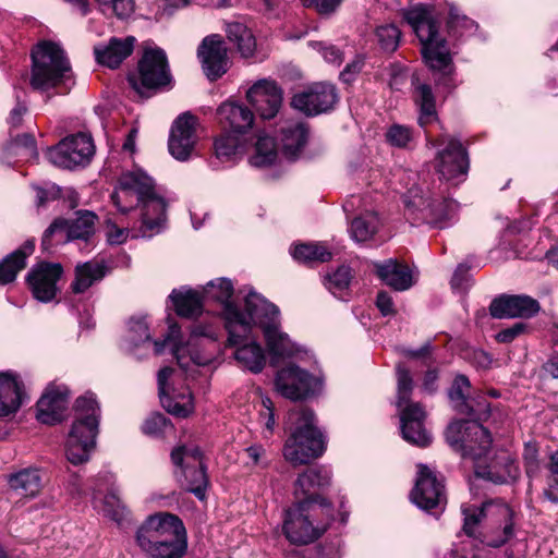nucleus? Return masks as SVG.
<instances>
[{"instance_id":"nucleus-35","label":"nucleus","mask_w":558,"mask_h":558,"mask_svg":"<svg viewBox=\"0 0 558 558\" xmlns=\"http://www.w3.org/2000/svg\"><path fill=\"white\" fill-rule=\"evenodd\" d=\"M34 241H26L25 244L9 254L0 262V284H8L15 280L17 274L25 268L26 258L33 253Z\"/></svg>"},{"instance_id":"nucleus-46","label":"nucleus","mask_w":558,"mask_h":558,"mask_svg":"<svg viewBox=\"0 0 558 558\" xmlns=\"http://www.w3.org/2000/svg\"><path fill=\"white\" fill-rule=\"evenodd\" d=\"M277 158L276 144L272 137L259 135L255 145V154L251 157L254 167H267Z\"/></svg>"},{"instance_id":"nucleus-24","label":"nucleus","mask_w":558,"mask_h":558,"mask_svg":"<svg viewBox=\"0 0 558 558\" xmlns=\"http://www.w3.org/2000/svg\"><path fill=\"white\" fill-rule=\"evenodd\" d=\"M63 269L60 264L40 263L34 266L27 275V282L34 298L40 302H50L58 292V281Z\"/></svg>"},{"instance_id":"nucleus-22","label":"nucleus","mask_w":558,"mask_h":558,"mask_svg":"<svg viewBox=\"0 0 558 558\" xmlns=\"http://www.w3.org/2000/svg\"><path fill=\"white\" fill-rule=\"evenodd\" d=\"M197 118L190 112L180 114L173 122L170 137L169 151L178 160L190 158L197 142Z\"/></svg>"},{"instance_id":"nucleus-17","label":"nucleus","mask_w":558,"mask_h":558,"mask_svg":"<svg viewBox=\"0 0 558 558\" xmlns=\"http://www.w3.org/2000/svg\"><path fill=\"white\" fill-rule=\"evenodd\" d=\"M95 153V146L89 135L78 133L63 138L54 147L50 148L47 157L53 165L73 169L87 165Z\"/></svg>"},{"instance_id":"nucleus-50","label":"nucleus","mask_w":558,"mask_h":558,"mask_svg":"<svg viewBox=\"0 0 558 558\" xmlns=\"http://www.w3.org/2000/svg\"><path fill=\"white\" fill-rule=\"evenodd\" d=\"M351 279L350 267L340 266L336 271L325 276L324 284L333 295H340L349 288Z\"/></svg>"},{"instance_id":"nucleus-60","label":"nucleus","mask_w":558,"mask_h":558,"mask_svg":"<svg viewBox=\"0 0 558 558\" xmlns=\"http://www.w3.org/2000/svg\"><path fill=\"white\" fill-rule=\"evenodd\" d=\"M21 94H25L22 89H15L16 105L10 111L8 122L12 128H19L22 124L24 114L27 112V106L21 99Z\"/></svg>"},{"instance_id":"nucleus-11","label":"nucleus","mask_w":558,"mask_h":558,"mask_svg":"<svg viewBox=\"0 0 558 558\" xmlns=\"http://www.w3.org/2000/svg\"><path fill=\"white\" fill-rule=\"evenodd\" d=\"M138 74L130 75L128 81L142 98L167 87L172 82L166 52L160 48H146L137 65Z\"/></svg>"},{"instance_id":"nucleus-37","label":"nucleus","mask_w":558,"mask_h":558,"mask_svg":"<svg viewBox=\"0 0 558 558\" xmlns=\"http://www.w3.org/2000/svg\"><path fill=\"white\" fill-rule=\"evenodd\" d=\"M307 133V128L302 122H289L281 129L282 150L288 158L296 157L305 146Z\"/></svg>"},{"instance_id":"nucleus-30","label":"nucleus","mask_w":558,"mask_h":558,"mask_svg":"<svg viewBox=\"0 0 558 558\" xmlns=\"http://www.w3.org/2000/svg\"><path fill=\"white\" fill-rule=\"evenodd\" d=\"M217 119L225 132L240 135L251 129L254 116L243 105L225 102L217 109Z\"/></svg>"},{"instance_id":"nucleus-25","label":"nucleus","mask_w":558,"mask_h":558,"mask_svg":"<svg viewBox=\"0 0 558 558\" xmlns=\"http://www.w3.org/2000/svg\"><path fill=\"white\" fill-rule=\"evenodd\" d=\"M246 98L263 119H272L282 104V90L275 81H257L246 93Z\"/></svg>"},{"instance_id":"nucleus-21","label":"nucleus","mask_w":558,"mask_h":558,"mask_svg":"<svg viewBox=\"0 0 558 558\" xmlns=\"http://www.w3.org/2000/svg\"><path fill=\"white\" fill-rule=\"evenodd\" d=\"M330 484V474L323 468H310L304 471L295 481L294 496L296 502H308L310 507H320L326 510L330 518L331 507L318 492Z\"/></svg>"},{"instance_id":"nucleus-3","label":"nucleus","mask_w":558,"mask_h":558,"mask_svg":"<svg viewBox=\"0 0 558 558\" xmlns=\"http://www.w3.org/2000/svg\"><path fill=\"white\" fill-rule=\"evenodd\" d=\"M120 192L111 195L113 204L122 213L128 211V207L121 205V197L131 193L137 195V206L141 207V226L133 238H151L159 233L166 223L165 198L159 194L153 178L142 170L125 172L119 180Z\"/></svg>"},{"instance_id":"nucleus-41","label":"nucleus","mask_w":558,"mask_h":558,"mask_svg":"<svg viewBox=\"0 0 558 558\" xmlns=\"http://www.w3.org/2000/svg\"><path fill=\"white\" fill-rule=\"evenodd\" d=\"M93 504L104 515L110 518L118 524H121L126 518V509L114 492H110L101 497L100 493L96 490L93 495Z\"/></svg>"},{"instance_id":"nucleus-16","label":"nucleus","mask_w":558,"mask_h":558,"mask_svg":"<svg viewBox=\"0 0 558 558\" xmlns=\"http://www.w3.org/2000/svg\"><path fill=\"white\" fill-rule=\"evenodd\" d=\"M405 197L407 216L413 222H425L435 228L442 229L452 219L456 204L448 199L425 198L416 191H410Z\"/></svg>"},{"instance_id":"nucleus-45","label":"nucleus","mask_w":558,"mask_h":558,"mask_svg":"<svg viewBox=\"0 0 558 558\" xmlns=\"http://www.w3.org/2000/svg\"><path fill=\"white\" fill-rule=\"evenodd\" d=\"M415 99L420 106L418 123L425 126L436 118L435 99L430 87L426 84L418 85L415 89Z\"/></svg>"},{"instance_id":"nucleus-36","label":"nucleus","mask_w":558,"mask_h":558,"mask_svg":"<svg viewBox=\"0 0 558 558\" xmlns=\"http://www.w3.org/2000/svg\"><path fill=\"white\" fill-rule=\"evenodd\" d=\"M170 299L179 316L193 318L203 312V300L205 299L195 290H173Z\"/></svg>"},{"instance_id":"nucleus-6","label":"nucleus","mask_w":558,"mask_h":558,"mask_svg":"<svg viewBox=\"0 0 558 558\" xmlns=\"http://www.w3.org/2000/svg\"><path fill=\"white\" fill-rule=\"evenodd\" d=\"M76 418L65 445V454L70 463L81 464L89 460L96 445L100 409L93 393L77 398Z\"/></svg>"},{"instance_id":"nucleus-29","label":"nucleus","mask_w":558,"mask_h":558,"mask_svg":"<svg viewBox=\"0 0 558 558\" xmlns=\"http://www.w3.org/2000/svg\"><path fill=\"white\" fill-rule=\"evenodd\" d=\"M135 44L136 38L134 36L112 37L107 44L94 48L95 58L98 63L116 69L131 56Z\"/></svg>"},{"instance_id":"nucleus-62","label":"nucleus","mask_w":558,"mask_h":558,"mask_svg":"<svg viewBox=\"0 0 558 558\" xmlns=\"http://www.w3.org/2000/svg\"><path fill=\"white\" fill-rule=\"evenodd\" d=\"M263 410L259 412V416L264 422L266 430L271 434L275 427V413L274 403L270 398L265 397L262 399Z\"/></svg>"},{"instance_id":"nucleus-44","label":"nucleus","mask_w":558,"mask_h":558,"mask_svg":"<svg viewBox=\"0 0 558 558\" xmlns=\"http://www.w3.org/2000/svg\"><path fill=\"white\" fill-rule=\"evenodd\" d=\"M233 294V286L230 280L220 278L206 284L203 291L205 300H215L222 304L223 317L226 318V306L233 304L230 300Z\"/></svg>"},{"instance_id":"nucleus-54","label":"nucleus","mask_w":558,"mask_h":558,"mask_svg":"<svg viewBox=\"0 0 558 558\" xmlns=\"http://www.w3.org/2000/svg\"><path fill=\"white\" fill-rule=\"evenodd\" d=\"M102 11H111L117 17L125 19L134 12L133 0H95Z\"/></svg>"},{"instance_id":"nucleus-5","label":"nucleus","mask_w":558,"mask_h":558,"mask_svg":"<svg viewBox=\"0 0 558 558\" xmlns=\"http://www.w3.org/2000/svg\"><path fill=\"white\" fill-rule=\"evenodd\" d=\"M402 16L420 39L425 63L432 70L449 73L451 57L446 40L438 35L439 21L434 16L433 7L415 4L404 9Z\"/></svg>"},{"instance_id":"nucleus-26","label":"nucleus","mask_w":558,"mask_h":558,"mask_svg":"<svg viewBox=\"0 0 558 558\" xmlns=\"http://www.w3.org/2000/svg\"><path fill=\"white\" fill-rule=\"evenodd\" d=\"M170 331L163 341L151 342L148 325L144 317H132L128 323L126 335L124 339L125 349L134 352L140 348L153 347L155 354L162 353L166 343L172 342L179 337L180 328L177 325H170Z\"/></svg>"},{"instance_id":"nucleus-59","label":"nucleus","mask_w":558,"mask_h":558,"mask_svg":"<svg viewBox=\"0 0 558 558\" xmlns=\"http://www.w3.org/2000/svg\"><path fill=\"white\" fill-rule=\"evenodd\" d=\"M523 460L526 474L532 477L539 471L538 450L536 445L526 444L523 451Z\"/></svg>"},{"instance_id":"nucleus-58","label":"nucleus","mask_w":558,"mask_h":558,"mask_svg":"<svg viewBox=\"0 0 558 558\" xmlns=\"http://www.w3.org/2000/svg\"><path fill=\"white\" fill-rule=\"evenodd\" d=\"M168 423L169 421L165 415L160 413H154L145 420L142 429L146 435L158 436L165 432Z\"/></svg>"},{"instance_id":"nucleus-1","label":"nucleus","mask_w":558,"mask_h":558,"mask_svg":"<svg viewBox=\"0 0 558 558\" xmlns=\"http://www.w3.org/2000/svg\"><path fill=\"white\" fill-rule=\"evenodd\" d=\"M263 331L271 364L277 359L292 356L298 349L289 336L280 329L279 308L256 292H250L245 298V312L236 305L226 306V329L231 344L242 343L253 327Z\"/></svg>"},{"instance_id":"nucleus-64","label":"nucleus","mask_w":558,"mask_h":558,"mask_svg":"<svg viewBox=\"0 0 558 558\" xmlns=\"http://www.w3.org/2000/svg\"><path fill=\"white\" fill-rule=\"evenodd\" d=\"M544 497L551 504H558V472L548 471Z\"/></svg>"},{"instance_id":"nucleus-40","label":"nucleus","mask_w":558,"mask_h":558,"mask_svg":"<svg viewBox=\"0 0 558 558\" xmlns=\"http://www.w3.org/2000/svg\"><path fill=\"white\" fill-rule=\"evenodd\" d=\"M380 227V219L374 211H366L355 217L349 227V232L357 243L366 242L377 233Z\"/></svg>"},{"instance_id":"nucleus-48","label":"nucleus","mask_w":558,"mask_h":558,"mask_svg":"<svg viewBox=\"0 0 558 558\" xmlns=\"http://www.w3.org/2000/svg\"><path fill=\"white\" fill-rule=\"evenodd\" d=\"M242 146L239 134L225 132L215 142L216 157L221 160H229L235 156Z\"/></svg>"},{"instance_id":"nucleus-23","label":"nucleus","mask_w":558,"mask_h":558,"mask_svg":"<svg viewBox=\"0 0 558 558\" xmlns=\"http://www.w3.org/2000/svg\"><path fill=\"white\" fill-rule=\"evenodd\" d=\"M227 46L220 35L205 37L198 47L197 56L205 75L210 81L221 77L229 69Z\"/></svg>"},{"instance_id":"nucleus-42","label":"nucleus","mask_w":558,"mask_h":558,"mask_svg":"<svg viewBox=\"0 0 558 558\" xmlns=\"http://www.w3.org/2000/svg\"><path fill=\"white\" fill-rule=\"evenodd\" d=\"M227 36L233 43L243 58L254 56L256 49V40L250 28L241 23H232L228 25Z\"/></svg>"},{"instance_id":"nucleus-20","label":"nucleus","mask_w":558,"mask_h":558,"mask_svg":"<svg viewBox=\"0 0 558 558\" xmlns=\"http://www.w3.org/2000/svg\"><path fill=\"white\" fill-rule=\"evenodd\" d=\"M411 499L418 508L426 511L442 509L446 504L442 481L425 464L417 465V477L411 492Z\"/></svg>"},{"instance_id":"nucleus-13","label":"nucleus","mask_w":558,"mask_h":558,"mask_svg":"<svg viewBox=\"0 0 558 558\" xmlns=\"http://www.w3.org/2000/svg\"><path fill=\"white\" fill-rule=\"evenodd\" d=\"M464 515L463 531L471 537H476V530L483 519L487 517H496L501 521V531L496 530L495 536L487 541L490 547H500L505 545L513 535V512L509 506L502 502L486 501L481 507L473 505L462 506Z\"/></svg>"},{"instance_id":"nucleus-52","label":"nucleus","mask_w":558,"mask_h":558,"mask_svg":"<svg viewBox=\"0 0 558 558\" xmlns=\"http://www.w3.org/2000/svg\"><path fill=\"white\" fill-rule=\"evenodd\" d=\"M447 26L449 31L460 34H463L464 32H471L477 27L473 20L462 14L460 10L453 4L449 5Z\"/></svg>"},{"instance_id":"nucleus-19","label":"nucleus","mask_w":558,"mask_h":558,"mask_svg":"<svg viewBox=\"0 0 558 558\" xmlns=\"http://www.w3.org/2000/svg\"><path fill=\"white\" fill-rule=\"evenodd\" d=\"M317 384L316 377L295 364H288L279 369L275 379L277 391L292 401L303 400L313 395Z\"/></svg>"},{"instance_id":"nucleus-55","label":"nucleus","mask_w":558,"mask_h":558,"mask_svg":"<svg viewBox=\"0 0 558 558\" xmlns=\"http://www.w3.org/2000/svg\"><path fill=\"white\" fill-rule=\"evenodd\" d=\"M9 149L16 156L33 157L37 156L36 142L33 135L23 134L17 136L10 145Z\"/></svg>"},{"instance_id":"nucleus-10","label":"nucleus","mask_w":558,"mask_h":558,"mask_svg":"<svg viewBox=\"0 0 558 558\" xmlns=\"http://www.w3.org/2000/svg\"><path fill=\"white\" fill-rule=\"evenodd\" d=\"M332 519L320 507H310L308 502H295L287 510L283 522L286 537L296 545H305L316 541L327 529Z\"/></svg>"},{"instance_id":"nucleus-57","label":"nucleus","mask_w":558,"mask_h":558,"mask_svg":"<svg viewBox=\"0 0 558 558\" xmlns=\"http://www.w3.org/2000/svg\"><path fill=\"white\" fill-rule=\"evenodd\" d=\"M311 46L323 56L325 61L336 65H340L342 63L343 52L335 45L324 41H313L311 43Z\"/></svg>"},{"instance_id":"nucleus-2","label":"nucleus","mask_w":558,"mask_h":558,"mask_svg":"<svg viewBox=\"0 0 558 558\" xmlns=\"http://www.w3.org/2000/svg\"><path fill=\"white\" fill-rule=\"evenodd\" d=\"M445 435L447 442L454 450L476 462L475 473L477 476L496 484L514 481L519 476L520 471L517 463L506 452H502L486 466L480 464L492 445L490 434L481 423L456 421L447 427Z\"/></svg>"},{"instance_id":"nucleus-53","label":"nucleus","mask_w":558,"mask_h":558,"mask_svg":"<svg viewBox=\"0 0 558 558\" xmlns=\"http://www.w3.org/2000/svg\"><path fill=\"white\" fill-rule=\"evenodd\" d=\"M386 140L395 147L405 148L413 140V133L408 126L393 124L388 129Z\"/></svg>"},{"instance_id":"nucleus-47","label":"nucleus","mask_w":558,"mask_h":558,"mask_svg":"<svg viewBox=\"0 0 558 558\" xmlns=\"http://www.w3.org/2000/svg\"><path fill=\"white\" fill-rule=\"evenodd\" d=\"M96 215L92 211L80 213L78 217L66 229L70 240H87L94 233Z\"/></svg>"},{"instance_id":"nucleus-34","label":"nucleus","mask_w":558,"mask_h":558,"mask_svg":"<svg viewBox=\"0 0 558 558\" xmlns=\"http://www.w3.org/2000/svg\"><path fill=\"white\" fill-rule=\"evenodd\" d=\"M236 347L234 357L240 365L252 373H260L266 364V356L263 348L256 341L252 340V333L243 340L242 343L231 344Z\"/></svg>"},{"instance_id":"nucleus-63","label":"nucleus","mask_w":558,"mask_h":558,"mask_svg":"<svg viewBox=\"0 0 558 558\" xmlns=\"http://www.w3.org/2000/svg\"><path fill=\"white\" fill-rule=\"evenodd\" d=\"M526 329V325L524 323H515L511 327L502 329L496 335V340L500 343H510L517 337L522 335Z\"/></svg>"},{"instance_id":"nucleus-38","label":"nucleus","mask_w":558,"mask_h":558,"mask_svg":"<svg viewBox=\"0 0 558 558\" xmlns=\"http://www.w3.org/2000/svg\"><path fill=\"white\" fill-rule=\"evenodd\" d=\"M12 490L22 497H34L41 488V477L37 469H24L9 477Z\"/></svg>"},{"instance_id":"nucleus-4","label":"nucleus","mask_w":558,"mask_h":558,"mask_svg":"<svg viewBox=\"0 0 558 558\" xmlns=\"http://www.w3.org/2000/svg\"><path fill=\"white\" fill-rule=\"evenodd\" d=\"M136 542L151 558H181L187 548L183 522L168 512L150 515L138 529Z\"/></svg>"},{"instance_id":"nucleus-31","label":"nucleus","mask_w":558,"mask_h":558,"mask_svg":"<svg viewBox=\"0 0 558 558\" xmlns=\"http://www.w3.org/2000/svg\"><path fill=\"white\" fill-rule=\"evenodd\" d=\"M25 399L24 386L17 376L11 372L0 373V416L14 414Z\"/></svg>"},{"instance_id":"nucleus-61","label":"nucleus","mask_w":558,"mask_h":558,"mask_svg":"<svg viewBox=\"0 0 558 558\" xmlns=\"http://www.w3.org/2000/svg\"><path fill=\"white\" fill-rule=\"evenodd\" d=\"M342 0H303L305 8H313L319 14L332 13L341 3Z\"/></svg>"},{"instance_id":"nucleus-15","label":"nucleus","mask_w":558,"mask_h":558,"mask_svg":"<svg viewBox=\"0 0 558 558\" xmlns=\"http://www.w3.org/2000/svg\"><path fill=\"white\" fill-rule=\"evenodd\" d=\"M427 144L437 147L434 167L441 179L461 182L469 171V156L466 148L456 137L444 134L436 140H428Z\"/></svg>"},{"instance_id":"nucleus-32","label":"nucleus","mask_w":558,"mask_h":558,"mask_svg":"<svg viewBox=\"0 0 558 558\" xmlns=\"http://www.w3.org/2000/svg\"><path fill=\"white\" fill-rule=\"evenodd\" d=\"M68 404V391L61 387H49L37 402V418L53 424L62 418Z\"/></svg>"},{"instance_id":"nucleus-12","label":"nucleus","mask_w":558,"mask_h":558,"mask_svg":"<svg viewBox=\"0 0 558 558\" xmlns=\"http://www.w3.org/2000/svg\"><path fill=\"white\" fill-rule=\"evenodd\" d=\"M174 476L181 487L204 500L209 480L198 447L179 446L171 452Z\"/></svg>"},{"instance_id":"nucleus-8","label":"nucleus","mask_w":558,"mask_h":558,"mask_svg":"<svg viewBox=\"0 0 558 558\" xmlns=\"http://www.w3.org/2000/svg\"><path fill=\"white\" fill-rule=\"evenodd\" d=\"M398 400L401 433L404 440L417 447H427L432 435L425 428L426 412L418 402L410 400L413 390V379L409 369L403 365L397 366Z\"/></svg>"},{"instance_id":"nucleus-51","label":"nucleus","mask_w":558,"mask_h":558,"mask_svg":"<svg viewBox=\"0 0 558 558\" xmlns=\"http://www.w3.org/2000/svg\"><path fill=\"white\" fill-rule=\"evenodd\" d=\"M401 32L392 24L381 25L376 29V37L380 48L387 52H393L400 41Z\"/></svg>"},{"instance_id":"nucleus-28","label":"nucleus","mask_w":558,"mask_h":558,"mask_svg":"<svg viewBox=\"0 0 558 558\" xmlns=\"http://www.w3.org/2000/svg\"><path fill=\"white\" fill-rule=\"evenodd\" d=\"M171 367H163L158 372V390L162 407L171 414L186 417L193 410L192 395L186 388L183 391H177L168 387V379L172 376Z\"/></svg>"},{"instance_id":"nucleus-56","label":"nucleus","mask_w":558,"mask_h":558,"mask_svg":"<svg viewBox=\"0 0 558 558\" xmlns=\"http://www.w3.org/2000/svg\"><path fill=\"white\" fill-rule=\"evenodd\" d=\"M489 413L490 404L487 402L485 397H478V399L469 401V409L463 414L471 417L469 422L480 423V421L487 420Z\"/></svg>"},{"instance_id":"nucleus-43","label":"nucleus","mask_w":558,"mask_h":558,"mask_svg":"<svg viewBox=\"0 0 558 558\" xmlns=\"http://www.w3.org/2000/svg\"><path fill=\"white\" fill-rule=\"evenodd\" d=\"M291 254L293 258L300 263H325L331 259L332 253L326 245L320 243H307L295 245Z\"/></svg>"},{"instance_id":"nucleus-33","label":"nucleus","mask_w":558,"mask_h":558,"mask_svg":"<svg viewBox=\"0 0 558 558\" xmlns=\"http://www.w3.org/2000/svg\"><path fill=\"white\" fill-rule=\"evenodd\" d=\"M374 267L380 280L396 291H405L414 284L411 269L397 259L377 262L374 263Z\"/></svg>"},{"instance_id":"nucleus-14","label":"nucleus","mask_w":558,"mask_h":558,"mask_svg":"<svg viewBox=\"0 0 558 558\" xmlns=\"http://www.w3.org/2000/svg\"><path fill=\"white\" fill-rule=\"evenodd\" d=\"M174 341L175 339L172 341L173 353L184 372L189 371L190 362L197 366L209 365L219 351L217 331L211 325H194L185 345H179Z\"/></svg>"},{"instance_id":"nucleus-49","label":"nucleus","mask_w":558,"mask_h":558,"mask_svg":"<svg viewBox=\"0 0 558 558\" xmlns=\"http://www.w3.org/2000/svg\"><path fill=\"white\" fill-rule=\"evenodd\" d=\"M470 380L464 375H458L449 390L450 401L453 403L454 409L464 413L469 409V401L466 399V392L470 389Z\"/></svg>"},{"instance_id":"nucleus-39","label":"nucleus","mask_w":558,"mask_h":558,"mask_svg":"<svg viewBox=\"0 0 558 558\" xmlns=\"http://www.w3.org/2000/svg\"><path fill=\"white\" fill-rule=\"evenodd\" d=\"M106 275V268L98 262H87L75 267V279L71 284L74 293H84Z\"/></svg>"},{"instance_id":"nucleus-27","label":"nucleus","mask_w":558,"mask_h":558,"mask_svg":"<svg viewBox=\"0 0 558 558\" xmlns=\"http://www.w3.org/2000/svg\"><path fill=\"white\" fill-rule=\"evenodd\" d=\"M541 310L537 300L529 295H501L492 301L489 313L494 318H530Z\"/></svg>"},{"instance_id":"nucleus-7","label":"nucleus","mask_w":558,"mask_h":558,"mask_svg":"<svg viewBox=\"0 0 558 558\" xmlns=\"http://www.w3.org/2000/svg\"><path fill=\"white\" fill-rule=\"evenodd\" d=\"M294 429L283 446L284 459L293 465L308 463L325 451L323 434L315 426V415L310 409H301L289 414Z\"/></svg>"},{"instance_id":"nucleus-9","label":"nucleus","mask_w":558,"mask_h":558,"mask_svg":"<svg viewBox=\"0 0 558 558\" xmlns=\"http://www.w3.org/2000/svg\"><path fill=\"white\" fill-rule=\"evenodd\" d=\"M31 86L47 90L71 77V66L61 47L51 41L38 44L32 51Z\"/></svg>"},{"instance_id":"nucleus-18","label":"nucleus","mask_w":558,"mask_h":558,"mask_svg":"<svg viewBox=\"0 0 558 558\" xmlns=\"http://www.w3.org/2000/svg\"><path fill=\"white\" fill-rule=\"evenodd\" d=\"M337 100L338 94L335 85L319 82L296 93L291 99V106L312 117L329 111Z\"/></svg>"}]
</instances>
